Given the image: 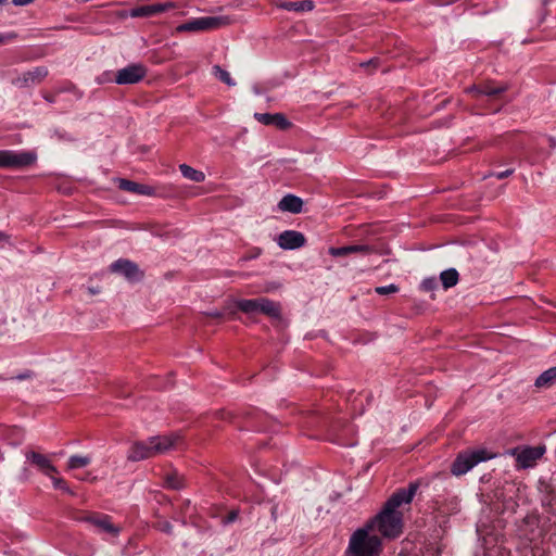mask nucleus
Wrapping results in <instances>:
<instances>
[{
	"label": "nucleus",
	"mask_w": 556,
	"mask_h": 556,
	"mask_svg": "<svg viewBox=\"0 0 556 556\" xmlns=\"http://www.w3.org/2000/svg\"><path fill=\"white\" fill-rule=\"evenodd\" d=\"M418 483L412 482L406 489H399L386 502L379 514L366 522L372 532H379L383 538L396 539L403 531V514L397 509L403 504L412 503Z\"/></svg>",
	"instance_id": "1"
},
{
	"label": "nucleus",
	"mask_w": 556,
	"mask_h": 556,
	"mask_svg": "<svg viewBox=\"0 0 556 556\" xmlns=\"http://www.w3.org/2000/svg\"><path fill=\"white\" fill-rule=\"evenodd\" d=\"M179 440L178 434L151 437L147 441H137L129 447L127 459L139 462L163 454L173 448Z\"/></svg>",
	"instance_id": "2"
},
{
	"label": "nucleus",
	"mask_w": 556,
	"mask_h": 556,
	"mask_svg": "<svg viewBox=\"0 0 556 556\" xmlns=\"http://www.w3.org/2000/svg\"><path fill=\"white\" fill-rule=\"evenodd\" d=\"M382 551L380 538L372 532L370 526L356 529L349 540L345 554L349 556H379Z\"/></svg>",
	"instance_id": "3"
},
{
	"label": "nucleus",
	"mask_w": 556,
	"mask_h": 556,
	"mask_svg": "<svg viewBox=\"0 0 556 556\" xmlns=\"http://www.w3.org/2000/svg\"><path fill=\"white\" fill-rule=\"evenodd\" d=\"M231 23L228 16H203L187 21L176 27L177 33H199L218 29Z\"/></svg>",
	"instance_id": "4"
},
{
	"label": "nucleus",
	"mask_w": 556,
	"mask_h": 556,
	"mask_svg": "<svg viewBox=\"0 0 556 556\" xmlns=\"http://www.w3.org/2000/svg\"><path fill=\"white\" fill-rule=\"evenodd\" d=\"M491 456L485 450L466 451L459 453L451 466L454 476H463L481 462L490 459Z\"/></svg>",
	"instance_id": "5"
},
{
	"label": "nucleus",
	"mask_w": 556,
	"mask_h": 556,
	"mask_svg": "<svg viewBox=\"0 0 556 556\" xmlns=\"http://www.w3.org/2000/svg\"><path fill=\"white\" fill-rule=\"evenodd\" d=\"M36 161L35 151L0 150V168H24L31 166Z\"/></svg>",
	"instance_id": "6"
},
{
	"label": "nucleus",
	"mask_w": 556,
	"mask_h": 556,
	"mask_svg": "<svg viewBox=\"0 0 556 556\" xmlns=\"http://www.w3.org/2000/svg\"><path fill=\"white\" fill-rule=\"evenodd\" d=\"M147 73V67L143 64L131 63L115 73L114 83L117 85H134L141 81Z\"/></svg>",
	"instance_id": "7"
},
{
	"label": "nucleus",
	"mask_w": 556,
	"mask_h": 556,
	"mask_svg": "<svg viewBox=\"0 0 556 556\" xmlns=\"http://www.w3.org/2000/svg\"><path fill=\"white\" fill-rule=\"evenodd\" d=\"M545 451V445L526 446L521 450H513L511 454L516 456L518 468L527 469L533 467L542 458Z\"/></svg>",
	"instance_id": "8"
},
{
	"label": "nucleus",
	"mask_w": 556,
	"mask_h": 556,
	"mask_svg": "<svg viewBox=\"0 0 556 556\" xmlns=\"http://www.w3.org/2000/svg\"><path fill=\"white\" fill-rule=\"evenodd\" d=\"M110 270L119 274L130 282H138L143 278V271L139 266L127 258H118L110 265Z\"/></svg>",
	"instance_id": "9"
},
{
	"label": "nucleus",
	"mask_w": 556,
	"mask_h": 556,
	"mask_svg": "<svg viewBox=\"0 0 556 556\" xmlns=\"http://www.w3.org/2000/svg\"><path fill=\"white\" fill-rule=\"evenodd\" d=\"M48 73L46 66H37L14 78L12 84L18 88H27L40 84L48 76Z\"/></svg>",
	"instance_id": "10"
},
{
	"label": "nucleus",
	"mask_w": 556,
	"mask_h": 556,
	"mask_svg": "<svg viewBox=\"0 0 556 556\" xmlns=\"http://www.w3.org/2000/svg\"><path fill=\"white\" fill-rule=\"evenodd\" d=\"M305 236L296 230H285L277 238V244L283 250H295L304 247Z\"/></svg>",
	"instance_id": "11"
},
{
	"label": "nucleus",
	"mask_w": 556,
	"mask_h": 556,
	"mask_svg": "<svg viewBox=\"0 0 556 556\" xmlns=\"http://www.w3.org/2000/svg\"><path fill=\"white\" fill-rule=\"evenodd\" d=\"M84 521L97 527L99 530L117 536L121 528L112 523V518L105 514H89L83 518Z\"/></svg>",
	"instance_id": "12"
},
{
	"label": "nucleus",
	"mask_w": 556,
	"mask_h": 556,
	"mask_svg": "<svg viewBox=\"0 0 556 556\" xmlns=\"http://www.w3.org/2000/svg\"><path fill=\"white\" fill-rule=\"evenodd\" d=\"M117 187L123 190L135 194L152 197L155 194L153 187L149 185L139 184L125 178L117 179Z\"/></svg>",
	"instance_id": "13"
},
{
	"label": "nucleus",
	"mask_w": 556,
	"mask_h": 556,
	"mask_svg": "<svg viewBox=\"0 0 556 556\" xmlns=\"http://www.w3.org/2000/svg\"><path fill=\"white\" fill-rule=\"evenodd\" d=\"M26 458L48 477L58 472L56 467L51 463V460L40 453L34 451L28 452L26 453Z\"/></svg>",
	"instance_id": "14"
},
{
	"label": "nucleus",
	"mask_w": 556,
	"mask_h": 556,
	"mask_svg": "<svg viewBox=\"0 0 556 556\" xmlns=\"http://www.w3.org/2000/svg\"><path fill=\"white\" fill-rule=\"evenodd\" d=\"M275 5L278 9H282L286 11H293V12H309L315 7L314 2L312 0H301V1L276 0Z\"/></svg>",
	"instance_id": "15"
},
{
	"label": "nucleus",
	"mask_w": 556,
	"mask_h": 556,
	"mask_svg": "<svg viewBox=\"0 0 556 556\" xmlns=\"http://www.w3.org/2000/svg\"><path fill=\"white\" fill-rule=\"evenodd\" d=\"M278 208L281 212H289L299 214L303 208V200L294 194H286L278 203Z\"/></svg>",
	"instance_id": "16"
},
{
	"label": "nucleus",
	"mask_w": 556,
	"mask_h": 556,
	"mask_svg": "<svg viewBox=\"0 0 556 556\" xmlns=\"http://www.w3.org/2000/svg\"><path fill=\"white\" fill-rule=\"evenodd\" d=\"M371 252H372V248L367 244H352V245L329 249V254L334 257L345 256V255H349L352 253L369 254Z\"/></svg>",
	"instance_id": "17"
},
{
	"label": "nucleus",
	"mask_w": 556,
	"mask_h": 556,
	"mask_svg": "<svg viewBox=\"0 0 556 556\" xmlns=\"http://www.w3.org/2000/svg\"><path fill=\"white\" fill-rule=\"evenodd\" d=\"M506 90H507L506 85H501V86L495 87L490 83L483 84L480 86H473L468 89L469 92H475V94L477 97H479V96L494 97V96L505 92Z\"/></svg>",
	"instance_id": "18"
},
{
	"label": "nucleus",
	"mask_w": 556,
	"mask_h": 556,
	"mask_svg": "<svg viewBox=\"0 0 556 556\" xmlns=\"http://www.w3.org/2000/svg\"><path fill=\"white\" fill-rule=\"evenodd\" d=\"M258 313H262L266 316L278 318L280 317V305L273 300L267 298H260V307Z\"/></svg>",
	"instance_id": "19"
},
{
	"label": "nucleus",
	"mask_w": 556,
	"mask_h": 556,
	"mask_svg": "<svg viewBox=\"0 0 556 556\" xmlns=\"http://www.w3.org/2000/svg\"><path fill=\"white\" fill-rule=\"evenodd\" d=\"M556 384V366L551 367L544 370L538 378L535 379L534 386L536 388H545L548 389Z\"/></svg>",
	"instance_id": "20"
},
{
	"label": "nucleus",
	"mask_w": 556,
	"mask_h": 556,
	"mask_svg": "<svg viewBox=\"0 0 556 556\" xmlns=\"http://www.w3.org/2000/svg\"><path fill=\"white\" fill-rule=\"evenodd\" d=\"M162 13V8L156 7V4L141 5L135 8L130 11L129 15L131 17H149L153 15H157Z\"/></svg>",
	"instance_id": "21"
},
{
	"label": "nucleus",
	"mask_w": 556,
	"mask_h": 556,
	"mask_svg": "<svg viewBox=\"0 0 556 556\" xmlns=\"http://www.w3.org/2000/svg\"><path fill=\"white\" fill-rule=\"evenodd\" d=\"M239 311L245 314L258 313L260 298L256 299H241L236 302Z\"/></svg>",
	"instance_id": "22"
},
{
	"label": "nucleus",
	"mask_w": 556,
	"mask_h": 556,
	"mask_svg": "<svg viewBox=\"0 0 556 556\" xmlns=\"http://www.w3.org/2000/svg\"><path fill=\"white\" fill-rule=\"evenodd\" d=\"M179 170L185 178L191 181L202 182L205 179V175L203 172L198 170L187 164L179 165Z\"/></svg>",
	"instance_id": "23"
},
{
	"label": "nucleus",
	"mask_w": 556,
	"mask_h": 556,
	"mask_svg": "<svg viewBox=\"0 0 556 556\" xmlns=\"http://www.w3.org/2000/svg\"><path fill=\"white\" fill-rule=\"evenodd\" d=\"M440 280L444 289H450L457 285L459 280L458 271L455 268H448L440 274Z\"/></svg>",
	"instance_id": "24"
},
{
	"label": "nucleus",
	"mask_w": 556,
	"mask_h": 556,
	"mask_svg": "<svg viewBox=\"0 0 556 556\" xmlns=\"http://www.w3.org/2000/svg\"><path fill=\"white\" fill-rule=\"evenodd\" d=\"M91 463L90 456L72 455L67 462V468L71 470L83 468Z\"/></svg>",
	"instance_id": "25"
},
{
	"label": "nucleus",
	"mask_w": 556,
	"mask_h": 556,
	"mask_svg": "<svg viewBox=\"0 0 556 556\" xmlns=\"http://www.w3.org/2000/svg\"><path fill=\"white\" fill-rule=\"evenodd\" d=\"M212 71L214 76L227 86L232 87L236 85V81L231 78L230 74L219 65H214Z\"/></svg>",
	"instance_id": "26"
},
{
	"label": "nucleus",
	"mask_w": 556,
	"mask_h": 556,
	"mask_svg": "<svg viewBox=\"0 0 556 556\" xmlns=\"http://www.w3.org/2000/svg\"><path fill=\"white\" fill-rule=\"evenodd\" d=\"M165 482L173 490H179L184 486L182 478L177 472L167 475Z\"/></svg>",
	"instance_id": "27"
},
{
	"label": "nucleus",
	"mask_w": 556,
	"mask_h": 556,
	"mask_svg": "<svg viewBox=\"0 0 556 556\" xmlns=\"http://www.w3.org/2000/svg\"><path fill=\"white\" fill-rule=\"evenodd\" d=\"M399 290H400V288L397 285L391 283L388 286L377 287L375 289V292L380 295H387V294H391V293H396V292H399Z\"/></svg>",
	"instance_id": "28"
},
{
	"label": "nucleus",
	"mask_w": 556,
	"mask_h": 556,
	"mask_svg": "<svg viewBox=\"0 0 556 556\" xmlns=\"http://www.w3.org/2000/svg\"><path fill=\"white\" fill-rule=\"evenodd\" d=\"M271 125L277 126L279 129H287L290 127L291 123L286 118V116L281 113L275 114V121Z\"/></svg>",
	"instance_id": "29"
},
{
	"label": "nucleus",
	"mask_w": 556,
	"mask_h": 556,
	"mask_svg": "<svg viewBox=\"0 0 556 556\" xmlns=\"http://www.w3.org/2000/svg\"><path fill=\"white\" fill-rule=\"evenodd\" d=\"M254 117L256 121L264 125H271L273 122L275 121V114L270 113H255Z\"/></svg>",
	"instance_id": "30"
},
{
	"label": "nucleus",
	"mask_w": 556,
	"mask_h": 556,
	"mask_svg": "<svg viewBox=\"0 0 556 556\" xmlns=\"http://www.w3.org/2000/svg\"><path fill=\"white\" fill-rule=\"evenodd\" d=\"M50 478L55 489L62 490L67 493H72L65 480H63L62 478L53 477L52 475Z\"/></svg>",
	"instance_id": "31"
},
{
	"label": "nucleus",
	"mask_w": 556,
	"mask_h": 556,
	"mask_svg": "<svg viewBox=\"0 0 556 556\" xmlns=\"http://www.w3.org/2000/svg\"><path fill=\"white\" fill-rule=\"evenodd\" d=\"M420 287L424 291H433L438 287V281L435 278H427L422 280Z\"/></svg>",
	"instance_id": "32"
},
{
	"label": "nucleus",
	"mask_w": 556,
	"mask_h": 556,
	"mask_svg": "<svg viewBox=\"0 0 556 556\" xmlns=\"http://www.w3.org/2000/svg\"><path fill=\"white\" fill-rule=\"evenodd\" d=\"M114 76H115V74H113V72L108 71V72L102 73V75L99 76L97 78V80L99 84L114 83Z\"/></svg>",
	"instance_id": "33"
},
{
	"label": "nucleus",
	"mask_w": 556,
	"mask_h": 556,
	"mask_svg": "<svg viewBox=\"0 0 556 556\" xmlns=\"http://www.w3.org/2000/svg\"><path fill=\"white\" fill-rule=\"evenodd\" d=\"M514 172H515L514 168H508L506 170L496 172V173H493L491 175L496 177L497 179H504V178L510 176Z\"/></svg>",
	"instance_id": "34"
},
{
	"label": "nucleus",
	"mask_w": 556,
	"mask_h": 556,
	"mask_svg": "<svg viewBox=\"0 0 556 556\" xmlns=\"http://www.w3.org/2000/svg\"><path fill=\"white\" fill-rule=\"evenodd\" d=\"M238 518V511L237 510H231L224 519H223V523L224 525H228V523H231L233 521H236Z\"/></svg>",
	"instance_id": "35"
},
{
	"label": "nucleus",
	"mask_w": 556,
	"mask_h": 556,
	"mask_svg": "<svg viewBox=\"0 0 556 556\" xmlns=\"http://www.w3.org/2000/svg\"><path fill=\"white\" fill-rule=\"evenodd\" d=\"M159 529L167 534L173 533V526L168 521H164L159 525Z\"/></svg>",
	"instance_id": "36"
},
{
	"label": "nucleus",
	"mask_w": 556,
	"mask_h": 556,
	"mask_svg": "<svg viewBox=\"0 0 556 556\" xmlns=\"http://www.w3.org/2000/svg\"><path fill=\"white\" fill-rule=\"evenodd\" d=\"M16 38V34L10 33V34H0V45L7 42L8 40H12Z\"/></svg>",
	"instance_id": "37"
},
{
	"label": "nucleus",
	"mask_w": 556,
	"mask_h": 556,
	"mask_svg": "<svg viewBox=\"0 0 556 556\" xmlns=\"http://www.w3.org/2000/svg\"><path fill=\"white\" fill-rule=\"evenodd\" d=\"M155 4H156V7L162 8V13L167 11V10L176 8L174 2L155 3Z\"/></svg>",
	"instance_id": "38"
},
{
	"label": "nucleus",
	"mask_w": 556,
	"mask_h": 556,
	"mask_svg": "<svg viewBox=\"0 0 556 556\" xmlns=\"http://www.w3.org/2000/svg\"><path fill=\"white\" fill-rule=\"evenodd\" d=\"M35 0H12V3L16 7H24L33 3Z\"/></svg>",
	"instance_id": "39"
},
{
	"label": "nucleus",
	"mask_w": 556,
	"mask_h": 556,
	"mask_svg": "<svg viewBox=\"0 0 556 556\" xmlns=\"http://www.w3.org/2000/svg\"><path fill=\"white\" fill-rule=\"evenodd\" d=\"M31 376H33L31 371L27 370V371H25L23 374L17 375L16 379L17 380H25V379L30 378Z\"/></svg>",
	"instance_id": "40"
},
{
	"label": "nucleus",
	"mask_w": 556,
	"mask_h": 556,
	"mask_svg": "<svg viewBox=\"0 0 556 556\" xmlns=\"http://www.w3.org/2000/svg\"><path fill=\"white\" fill-rule=\"evenodd\" d=\"M43 99L50 103H54L55 102V96L53 94H49V93H45L43 94Z\"/></svg>",
	"instance_id": "41"
},
{
	"label": "nucleus",
	"mask_w": 556,
	"mask_h": 556,
	"mask_svg": "<svg viewBox=\"0 0 556 556\" xmlns=\"http://www.w3.org/2000/svg\"><path fill=\"white\" fill-rule=\"evenodd\" d=\"M9 239H10V237L5 232L0 231V242H2V241L7 242V241H9Z\"/></svg>",
	"instance_id": "42"
},
{
	"label": "nucleus",
	"mask_w": 556,
	"mask_h": 556,
	"mask_svg": "<svg viewBox=\"0 0 556 556\" xmlns=\"http://www.w3.org/2000/svg\"><path fill=\"white\" fill-rule=\"evenodd\" d=\"M232 415L228 412H220V418L223 419H231Z\"/></svg>",
	"instance_id": "43"
},
{
	"label": "nucleus",
	"mask_w": 556,
	"mask_h": 556,
	"mask_svg": "<svg viewBox=\"0 0 556 556\" xmlns=\"http://www.w3.org/2000/svg\"><path fill=\"white\" fill-rule=\"evenodd\" d=\"M207 315L211 316V317H216L217 318V317H222L223 314L220 312H218V311H214V312H210Z\"/></svg>",
	"instance_id": "44"
},
{
	"label": "nucleus",
	"mask_w": 556,
	"mask_h": 556,
	"mask_svg": "<svg viewBox=\"0 0 556 556\" xmlns=\"http://www.w3.org/2000/svg\"><path fill=\"white\" fill-rule=\"evenodd\" d=\"M250 428H251L252 430H255V431H261V430H263V429H262L260 426H257L256 424H252V425L250 426Z\"/></svg>",
	"instance_id": "45"
},
{
	"label": "nucleus",
	"mask_w": 556,
	"mask_h": 556,
	"mask_svg": "<svg viewBox=\"0 0 556 556\" xmlns=\"http://www.w3.org/2000/svg\"><path fill=\"white\" fill-rule=\"evenodd\" d=\"M375 62H376V60L372 59V60H369L367 63H362V66H368L370 64H374Z\"/></svg>",
	"instance_id": "46"
},
{
	"label": "nucleus",
	"mask_w": 556,
	"mask_h": 556,
	"mask_svg": "<svg viewBox=\"0 0 556 556\" xmlns=\"http://www.w3.org/2000/svg\"><path fill=\"white\" fill-rule=\"evenodd\" d=\"M90 477V473H88L87 476H85V478H81L83 480H88V478Z\"/></svg>",
	"instance_id": "47"
},
{
	"label": "nucleus",
	"mask_w": 556,
	"mask_h": 556,
	"mask_svg": "<svg viewBox=\"0 0 556 556\" xmlns=\"http://www.w3.org/2000/svg\"><path fill=\"white\" fill-rule=\"evenodd\" d=\"M8 0H0V4H4Z\"/></svg>",
	"instance_id": "48"
}]
</instances>
